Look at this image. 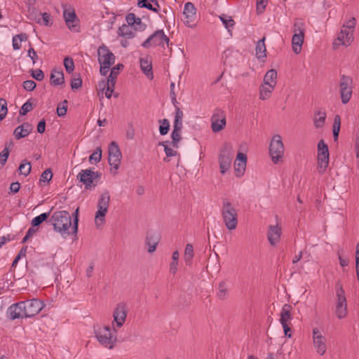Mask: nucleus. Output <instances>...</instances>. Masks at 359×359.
<instances>
[{
	"instance_id": "obj_34",
	"label": "nucleus",
	"mask_w": 359,
	"mask_h": 359,
	"mask_svg": "<svg viewBox=\"0 0 359 359\" xmlns=\"http://www.w3.org/2000/svg\"><path fill=\"white\" fill-rule=\"evenodd\" d=\"M50 212H43L41 215L35 217L31 222V224L33 227L39 226L41 225L43 222L46 221L49 217H50Z\"/></svg>"
},
{
	"instance_id": "obj_15",
	"label": "nucleus",
	"mask_w": 359,
	"mask_h": 359,
	"mask_svg": "<svg viewBox=\"0 0 359 359\" xmlns=\"http://www.w3.org/2000/svg\"><path fill=\"white\" fill-rule=\"evenodd\" d=\"M353 31L346 30L341 29L338 37L334 41L332 48L334 50L337 49L341 45L346 47L351 45L353 41Z\"/></svg>"
},
{
	"instance_id": "obj_37",
	"label": "nucleus",
	"mask_w": 359,
	"mask_h": 359,
	"mask_svg": "<svg viewBox=\"0 0 359 359\" xmlns=\"http://www.w3.org/2000/svg\"><path fill=\"white\" fill-rule=\"evenodd\" d=\"M219 19L222 22L226 29H228V32L231 33V29H233L235 25L234 20L231 17H229L225 14L220 15Z\"/></svg>"
},
{
	"instance_id": "obj_22",
	"label": "nucleus",
	"mask_w": 359,
	"mask_h": 359,
	"mask_svg": "<svg viewBox=\"0 0 359 359\" xmlns=\"http://www.w3.org/2000/svg\"><path fill=\"white\" fill-rule=\"evenodd\" d=\"M161 240L160 234L156 231H149L147 232L145 243L149 247L148 252H154Z\"/></svg>"
},
{
	"instance_id": "obj_58",
	"label": "nucleus",
	"mask_w": 359,
	"mask_h": 359,
	"mask_svg": "<svg viewBox=\"0 0 359 359\" xmlns=\"http://www.w3.org/2000/svg\"><path fill=\"white\" fill-rule=\"evenodd\" d=\"M13 135L17 140H20L27 136V135L24 133V129L21 127V126H18L14 130Z\"/></svg>"
},
{
	"instance_id": "obj_9",
	"label": "nucleus",
	"mask_w": 359,
	"mask_h": 359,
	"mask_svg": "<svg viewBox=\"0 0 359 359\" xmlns=\"http://www.w3.org/2000/svg\"><path fill=\"white\" fill-rule=\"evenodd\" d=\"M102 173L100 172H94L90 169H86L81 170L77 175V179L85 185L86 189H91L97 185V182L94 183V181L100 179Z\"/></svg>"
},
{
	"instance_id": "obj_35",
	"label": "nucleus",
	"mask_w": 359,
	"mask_h": 359,
	"mask_svg": "<svg viewBox=\"0 0 359 359\" xmlns=\"http://www.w3.org/2000/svg\"><path fill=\"white\" fill-rule=\"evenodd\" d=\"M228 295V289L225 281L222 280L219 282L218 285V292L217 293V297L221 300L226 299Z\"/></svg>"
},
{
	"instance_id": "obj_14",
	"label": "nucleus",
	"mask_w": 359,
	"mask_h": 359,
	"mask_svg": "<svg viewBox=\"0 0 359 359\" xmlns=\"http://www.w3.org/2000/svg\"><path fill=\"white\" fill-rule=\"evenodd\" d=\"M25 306V318H31L38 314L43 308V303L37 299H32L30 300L23 301Z\"/></svg>"
},
{
	"instance_id": "obj_64",
	"label": "nucleus",
	"mask_w": 359,
	"mask_h": 359,
	"mask_svg": "<svg viewBox=\"0 0 359 359\" xmlns=\"http://www.w3.org/2000/svg\"><path fill=\"white\" fill-rule=\"evenodd\" d=\"M236 161L241 163V165H246L247 156L246 154L239 152L236 156Z\"/></svg>"
},
{
	"instance_id": "obj_56",
	"label": "nucleus",
	"mask_w": 359,
	"mask_h": 359,
	"mask_svg": "<svg viewBox=\"0 0 359 359\" xmlns=\"http://www.w3.org/2000/svg\"><path fill=\"white\" fill-rule=\"evenodd\" d=\"M355 25H356V19L353 17L343 25L341 29H345L346 30H349V31H351V30L354 31Z\"/></svg>"
},
{
	"instance_id": "obj_27",
	"label": "nucleus",
	"mask_w": 359,
	"mask_h": 359,
	"mask_svg": "<svg viewBox=\"0 0 359 359\" xmlns=\"http://www.w3.org/2000/svg\"><path fill=\"white\" fill-rule=\"evenodd\" d=\"M50 82L53 86L62 85L65 83L62 70L53 69L50 74Z\"/></svg>"
},
{
	"instance_id": "obj_10",
	"label": "nucleus",
	"mask_w": 359,
	"mask_h": 359,
	"mask_svg": "<svg viewBox=\"0 0 359 359\" xmlns=\"http://www.w3.org/2000/svg\"><path fill=\"white\" fill-rule=\"evenodd\" d=\"M169 38L164 34L163 30L159 29L152 34L146 41H144L142 46L144 48H148L151 46H159L164 48L165 43L169 46Z\"/></svg>"
},
{
	"instance_id": "obj_12",
	"label": "nucleus",
	"mask_w": 359,
	"mask_h": 359,
	"mask_svg": "<svg viewBox=\"0 0 359 359\" xmlns=\"http://www.w3.org/2000/svg\"><path fill=\"white\" fill-rule=\"evenodd\" d=\"M109 157L108 162L109 164L115 170H118L122 158V154L121 150L118 147V145L115 142H111L109 145L108 149Z\"/></svg>"
},
{
	"instance_id": "obj_47",
	"label": "nucleus",
	"mask_w": 359,
	"mask_h": 359,
	"mask_svg": "<svg viewBox=\"0 0 359 359\" xmlns=\"http://www.w3.org/2000/svg\"><path fill=\"white\" fill-rule=\"evenodd\" d=\"M8 113L7 102L4 98H0V121H2Z\"/></svg>"
},
{
	"instance_id": "obj_43",
	"label": "nucleus",
	"mask_w": 359,
	"mask_h": 359,
	"mask_svg": "<svg viewBox=\"0 0 359 359\" xmlns=\"http://www.w3.org/2000/svg\"><path fill=\"white\" fill-rule=\"evenodd\" d=\"M123 68V65L122 64L116 65L115 67H114L111 69V72H110L109 76L107 77V79H109V81H116V78H117L118 75L119 74V72Z\"/></svg>"
},
{
	"instance_id": "obj_1",
	"label": "nucleus",
	"mask_w": 359,
	"mask_h": 359,
	"mask_svg": "<svg viewBox=\"0 0 359 359\" xmlns=\"http://www.w3.org/2000/svg\"><path fill=\"white\" fill-rule=\"evenodd\" d=\"M54 228V230L59 232L64 238L69 236L72 232L69 229L72 226V218L69 213L66 210L55 212L48 220Z\"/></svg>"
},
{
	"instance_id": "obj_32",
	"label": "nucleus",
	"mask_w": 359,
	"mask_h": 359,
	"mask_svg": "<svg viewBox=\"0 0 359 359\" xmlns=\"http://www.w3.org/2000/svg\"><path fill=\"white\" fill-rule=\"evenodd\" d=\"M277 76L278 74L276 69H269V71L266 72L264 76V84L274 83V86H276L277 82Z\"/></svg>"
},
{
	"instance_id": "obj_61",
	"label": "nucleus",
	"mask_w": 359,
	"mask_h": 359,
	"mask_svg": "<svg viewBox=\"0 0 359 359\" xmlns=\"http://www.w3.org/2000/svg\"><path fill=\"white\" fill-rule=\"evenodd\" d=\"M10 151L7 150V149H4L1 153H0V163L1 164V166H4L7 159L9 156Z\"/></svg>"
},
{
	"instance_id": "obj_17",
	"label": "nucleus",
	"mask_w": 359,
	"mask_h": 359,
	"mask_svg": "<svg viewBox=\"0 0 359 359\" xmlns=\"http://www.w3.org/2000/svg\"><path fill=\"white\" fill-rule=\"evenodd\" d=\"M313 334V343L315 348L316 349V352L320 355H323L327 350L326 346V339L325 337L322 335L318 328L314 327L312 330Z\"/></svg>"
},
{
	"instance_id": "obj_63",
	"label": "nucleus",
	"mask_w": 359,
	"mask_h": 359,
	"mask_svg": "<svg viewBox=\"0 0 359 359\" xmlns=\"http://www.w3.org/2000/svg\"><path fill=\"white\" fill-rule=\"evenodd\" d=\"M267 0H257V13H262L266 6Z\"/></svg>"
},
{
	"instance_id": "obj_39",
	"label": "nucleus",
	"mask_w": 359,
	"mask_h": 359,
	"mask_svg": "<svg viewBox=\"0 0 359 359\" xmlns=\"http://www.w3.org/2000/svg\"><path fill=\"white\" fill-rule=\"evenodd\" d=\"M36 22L45 26H50L52 25L50 15L48 13H39V20H36Z\"/></svg>"
},
{
	"instance_id": "obj_5",
	"label": "nucleus",
	"mask_w": 359,
	"mask_h": 359,
	"mask_svg": "<svg viewBox=\"0 0 359 359\" xmlns=\"http://www.w3.org/2000/svg\"><path fill=\"white\" fill-rule=\"evenodd\" d=\"M304 23L302 20L297 19L294 23V34L292 38L293 51L299 54L302 50V44L304 40Z\"/></svg>"
},
{
	"instance_id": "obj_2",
	"label": "nucleus",
	"mask_w": 359,
	"mask_h": 359,
	"mask_svg": "<svg viewBox=\"0 0 359 359\" xmlns=\"http://www.w3.org/2000/svg\"><path fill=\"white\" fill-rule=\"evenodd\" d=\"M221 215L226 229L232 231L236 229L238 225V212L233 205L228 199L222 201Z\"/></svg>"
},
{
	"instance_id": "obj_55",
	"label": "nucleus",
	"mask_w": 359,
	"mask_h": 359,
	"mask_svg": "<svg viewBox=\"0 0 359 359\" xmlns=\"http://www.w3.org/2000/svg\"><path fill=\"white\" fill-rule=\"evenodd\" d=\"M79 208H77L73 214L74 217V222H73V226H72V233L76 234L78 231V226H79Z\"/></svg>"
},
{
	"instance_id": "obj_62",
	"label": "nucleus",
	"mask_w": 359,
	"mask_h": 359,
	"mask_svg": "<svg viewBox=\"0 0 359 359\" xmlns=\"http://www.w3.org/2000/svg\"><path fill=\"white\" fill-rule=\"evenodd\" d=\"M126 22L128 23L127 25H129L130 27H132L133 25H135V20H136V16L134 13H128L126 17Z\"/></svg>"
},
{
	"instance_id": "obj_51",
	"label": "nucleus",
	"mask_w": 359,
	"mask_h": 359,
	"mask_svg": "<svg viewBox=\"0 0 359 359\" xmlns=\"http://www.w3.org/2000/svg\"><path fill=\"white\" fill-rule=\"evenodd\" d=\"M53 177V172L50 168H47L43 171L40 177V183L49 182Z\"/></svg>"
},
{
	"instance_id": "obj_36",
	"label": "nucleus",
	"mask_w": 359,
	"mask_h": 359,
	"mask_svg": "<svg viewBox=\"0 0 359 359\" xmlns=\"http://www.w3.org/2000/svg\"><path fill=\"white\" fill-rule=\"evenodd\" d=\"M340 127H341V117L339 115H335L334 118L333 129H332L333 138H334V141H337V140H338Z\"/></svg>"
},
{
	"instance_id": "obj_59",
	"label": "nucleus",
	"mask_w": 359,
	"mask_h": 359,
	"mask_svg": "<svg viewBox=\"0 0 359 359\" xmlns=\"http://www.w3.org/2000/svg\"><path fill=\"white\" fill-rule=\"evenodd\" d=\"M246 165H241V163L236 161L234 165L235 173L237 177H241L243 175Z\"/></svg>"
},
{
	"instance_id": "obj_54",
	"label": "nucleus",
	"mask_w": 359,
	"mask_h": 359,
	"mask_svg": "<svg viewBox=\"0 0 359 359\" xmlns=\"http://www.w3.org/2000/svg\"><path fill=\"white\" fill-rule=\"evenodd\" d=\"M82 83H83V81H82V79L80 77V76H79L77 78H76V77L72 78V79L71 80V84H70L72 90H78V89L81 88L82 86Z\"/></svg>"
},
{
	"instance_id": "obj_13",
	"label": "nucleus",
	"mask_w": 359,
	"mask_h": 359,
	"mask_svg": "<svg viewBox=\"0 0 359 359\" xmlns=\"http://www.w3.org/2000/svg\"><path fill=\"white\" fill-rule=\"evenodd\" d=\"M352 83V79L348 76L342 75L341 76L339 87L340 96L343 104L348 103L352 95V88L349 86Z\"/></svg>"
},
{
	"instance_id": "obj_6",
	"label": "nucleus",
	"mask_w": 359,
	"mask_h": 359,
	"mask_svg": "<svg viewBox=\"0 0 359 359\" xmlns=\"http://www.w3.org/2000/svg\"><path fill=\"white\" fill-rule=\"evenodd\" d=\"M336 296L335 313L338 318L341 319L347 315V303L345 292L343 289L342 284L339 281L336 284Z\"/></svg>"
},
{
	"instance_id": "obj_48",
	"label": "nucleus",
	"mask_w": 359,
	"mask_h": 359,
	"mask_svg": "<svg viewBox=\"0 0 359 359\" xmlns=\"http://www.w3.org/2000/svg\"><path fill=\"white\" fill-rule=\"evenodd\" d=\"M318 154L323 156L329 154V149L327 145L325 143L323 140L319 141L318 144Z\"/></svg>"
},
{
	"instance_id": "obj_18",
	"label": "nucleus",
	"mask_w": 359,
	"mask_h": 359,
	"mask_svg": "<svg viewBox=\"0 0 359 359\" xmlns=\"http://www.w3.org/2000/svg\"><path fill=\"white\" fill-rule=\"evenodd\" d=\"M63 18L67 26L70 30L74 32L79 31V20L74 8L65 9L63 11Z\"/></svg>"
},
{
	"instance_id": "obj_40",
	"label": "nucleus",
	"mask_w": 359,
	"mask_h": 359,
	"mask_svg": "<svg viewBox=\"0 0 359 359\" xmlns=\"http://www.w3.org/2000/svg\"><path fill=\"white\" fill-rule=\"evenodd\" d=\"M32 170L31 163L27 161L26 159L23 160L20 163L18 170L20 175L27 176Z\"/></svg>"
},
{
	"instance_id": "obj_31",
	"label": "nucleus",
	"mask_w": 359,
	"mask_h": 359,
	"mask_svg": "<svg viewBox=\"0 0 359 359\" xmlns=\"http://www.w3.org/2000/svg\"><path fill=\"white\" fill-rule=\"evenodd\" d=\"M326 118L325 111H317L314 113L313 123L316 128H323Z\"/></svg>"
},
{
	"instance_id": "obj_11",
	"label": "nucleus",
	"mask_w": 359,
	"mask_h": 359,
	"mask_svg": "<svg viewBox=\"0 0 359 359\" xmlns=\"http://www.w3.org/2000/svg\"><path fill=\"white\" fill-rule=\"evenodd\" d=\"M210 121L212 132H220L225 128L226 124L225 112L221 109H215L210 118Z\"/></svg>"
},
{
	"instance_id": "obj_53",
	"label": "nucleus",
	"mask_w": 359,
	"mask_h": 359,
	"mask_svg": "<svg viewBox=\"0 0 359 359\" xmlns=\"http://www.w3.org/2000/svg\"><path fill=\"white\" fill-rule=\"evenodd\" d=\"M33 109V104L30 102V100L27 101L21 107L20 109V114L21 116L26 115L28 112L31 111Z\"/></svg>"
},
{
	"instance_id": "obj_25",
	"label": "nucleus",
	"mask_w": 359,
	"mask_h": 359,
	"mask_svg": "<svg viewBox=\"0 0 359 359\" xmlns=\"http://www.w3.org/2000/svg\"><path fill=\"white\" fill-rule=\"evenodd\" d=\"M266 37L264 36L262 39L258 41L256 44L255 51L256 57L258 60H262L266 57V48L265 45Z\"/></svg>"
},
{
	"instance_id": "obj_3",
	"label": "nucleus",
	"mask_w": 359,
	"mask_h": 359,
	"mask_svg": "<svg viewBox=\"0 0 359 359\" xmlns=\"http://www.w3.org/2000/svg\"><path fill=\"white\" fill-rule=\"evenodd\" d=\"M109 202V193L108 191H105L100 195L97 205V210L95 216V224L97 228L105 222V216L108 212Z\"/></svg>"
},
{
	"instance_id": "obj_60",
	"label": "nucleus",
	"mask_w": 359,
	"mask_h": 359,
	"mask_svg": "<svg viewBox=\"0 0 359 359\" xmlns=\"http://www.w3.org/2000/svg\"><path fill=\"white\" fill-rule=\"evenodd\" d=\"M23 88L27 91H32L36 88V84L32 80H27L23 82Z\"/></svg>"
},
{
	"instance_id": "obj_50",
	"label": "nucleus",
	"mask_w": 359,
	"mask_h": 359,
	"mask_svg": "<svg viewBox=\"0 0 359 359\" xmlns=\"http://www.w3.org/2000/svg\"><path fill=\"white\" fill-rule=\"evenodd\" d=\"M181 131H175L172 130L171 134L172 137V142H170V145L172 147L177 148L178 147V143L181 140V135H180Z\"/></svg>"
},
{
	"instance_id": "obj_29",
	"label": "nucleus",
	"mask_w": 359,
	"mask_h": 359,
	"mask_svg": "<svg viewBox=\"0 0 359 359\" xmlns=\"http://www.w3.org/2000/svg\"><path fill=\"white\" fill-rule=\"evenodd\" d=\"M140 62V67L142 72L149 79H152L154 75L152 72L151 62L148 60L147 59L141 58Z\"/></svg>"
},
{
	"instance_id": "obj_49",
	"label": "nucleus",
	"mask_w": 359,
	"mask_h": 359,
	"mask_svg": "<svg viewBox=\"0 0 359 359\" xmlns=\"http://www.w3.org/2000/svg\"><path fill=\"white\" fill-rule=\"evenodd\" d=\"M67 100L60 102L57 107V114L58 116H64L67 114Z\"/></svg>"
},
{
	"instance_id": "obj_38",
	"label": "nucleus",
	"mask_w": 359,
	"mask_h": 359,
	"mask_svg": "<svg viewBox=\"0 0 359 359\" xmlns=\"http://www.w3.org/2000/svg\"><path fill=\"white\" fill-rule=\"evenodd\" d=\"M27 39V36L25 33H20L17 34L13 37V47L14 50H18L20 48L21 45L20 42L22 41H26Z\"/></svg>"
},
{
	"instance_id": "obj_24",
	"label": "nucleus",
	"mask_w": 359,
	"mask_h": 359,
	"mask_svg": "<svg viewBox=\"0 0 359 359\" xmlns=\"http://www.w3.org/2000/svg\"><path fill=\"white\" fill-rule=\"evenodd\" d=\"M292 306L287 304L283 305L281 312H280V322L281 325H284V323L289 324L290 321L292 319L291 311Z\"/></svg>"
},
{
	"instance_id": "obj_20",
	"label": "nucleus",
	"mask_w": 359,
	"mask_h": 359,
	"mask_svg": "<svg viewBox=\"0 0 359 359\" xmlns=\"http://www.w3.org/2000/svg\"><path fill=\"white\" fill-rule=\"evenodd\" d=\"M128 309L126 303L121 302L116 305L113 313L114 321L116 323L117 327L123 326L126 321Z\"/></svg>"
},
{
	"instance_id": "obj_42",
	"label": "nucleus",
	"mask_w": 359,
	"mask_h": 359,
	"mask_svg": "<svg viewBox=\"0 0 359 359\" xmlns=\"http://www.w3.org/2000/svg\"><path fill=\"white\" fill-rule=\"evenodd\" d=\"M180 254L177 250L173 252L172 255V262L170 264V271L172 274H175L177 271V265Z\"/></svg>"
},
{
	"instance_id": "obj_23",
	"label": "nucleus",
	"mask_w": 359,
	"mask_h": 359,
	"mask_svg": "<svg viewBox=\"0 0 359 359\" xmlns=\"http://www.w3.org/2000/svg\"><path fill=\"white\" fill-rule=\"evenodd\" d=\"M281 229L278 225L270 226L268 231V240L271 245H275L280 241Z\"/></svg>"
},
{
	"instance_id": "obj_45",
	"label": "nucleus",
	"mask_w": 359,
	"mask_h": 359,
	"mask_svg": "<svg viewBox=\"0 0 359 359\" xmlns=\"http://www.w3.org/2000/svg\"><path fill=\"white\" fill-rule=\"evenodd\" d=\"M102 158V149L100 147H97L95 151L90 156L89 161L90 163H99Z\"/></svg>"
},
{
	"instance_id": "obj_8",
	"label": "nucleus",
	"mask_w": 359,
	"mask_h": 359,
	"mask_svg": "<svg viewBox=\"0 0 359 359\" xmlns=\"http://www.w3.org/2000/svg\"><path fill=\"white\" fill-rule=\"evenodd\" d=\"M233 157L232 146L225 143L220 151L219 156V169L221 173H225L231 167Z\"/></svg>"
},
{
	"instance_id": "obj_16",
	"label": "nucleus",
	"mask_w": 359,
	"mask_h": 359,
	"mask_svg": "<svg viewBox=\"0 0 359 359\" xmlns=\"http://www.w3.org/2000/svg\"><path fill=\"white\" fill-rule=\"evenodd\" d=\"M194 5L191 2H187L184 5L183 15H184V24L191 28L196 25V12Z\"/></svg>"
},
{
	"instance_id": "obj_28",
	"label": "nucleus",
	"mask_w": 359,
	"mask_h": 359,
	"mask_svg": "<svg viewBox=\"0 0 359 359\" xmlns=\"http://www.w3.org/2000/svg\"><path fill=\"white\" fill-rule=\"evenodd\" d=\"M329 164V154L318 155V172L320 175L324 174Z\"/></svg>"
},
{
	"instance_id": "obj_26",
	"label": "nucleus",
	"mask_w": 359,
	"mask_h": 359,
	"mask_svg": "<svg viewBox=\"0 0 359 359\" xmlns=\"http://www.w3.org/2000/svg\"><path fill=\"white\" fill-rule=\"evenodd\" d=\"M274 83L262 84L259 87V99L266 100L271 97V93L274 90Z\"/></svg>"
},
{
	"instance_id": "obj_57",
	"label": "nucleus",
	"mask_w": 359,
	"mask_h": 359,
	"mask_svg": "<svg viewBox=\"0 0 359 359\" xmlns=\"http://www.w3.org/2000/svg\"><path fill=\"white\" fill-rule=\"evenodd\" d=\"M31 75L34 79H35L36 80H37L39 81H42L44 78V74H43V71L40 69H38L36 70L32 69Z\"/></svg>"
},
{
	"instance_id": "obj_7",
	"label": "nucleus",
	"mask_w": 359,
	"mask_h": 359,
	"mask_svg": "<svg viewBox=\"0 0 359 359\" xmlns=\"http://www.w3.org/2000/svg\"><path fill=\"white\" fill-rule=\"evenodd\" d=\"M284 154V145L282 137L276 134L273 136L269 144V154L273 163L278 164Z\"/></svg>"
},
{
	"instance_id": "obj_4",
	"label": "nucleus",
	"mask_w": 359,
	"mask_h": 359,
	"mask_svg": "<svg viewBox=\"0 0 359 359\" xmlns=\"http://www.w3.org/2000/svg\"><path fill=\"white\" fill-rule=\"evenodd\" d=\"M94 332L100 344L109 349L114 348L116 342V336L112 334L109 326H99Z\"/></svg>"
},
{
	"instance_id": "obj_41",
	"label": "nucleus",
	"mask_w": 359,
	"mask_h": 359,
	"mask_svg": "<svg viewBox=\"0 0 359 359\" xmlns=\"http://www.w3.org/2000/svg\"><path fill=\"white\" fill-rule=\"evenodd\" d=\"M167 143H168V142H160L158 143L159 145L163 146L164 147V151L166 154V157L164 158V159H163V161L165 162L170 161V160L168 158V157L175 156L177 154V152L176 151L172 149L171 148H170L168 146Z\"/></svg>"
},
{
	"instance_id": "obj_52",
	"label": "nucleus",
	"mask_w": 359,
	"mask_h": 359,
	"mask_svg": "<svg viewBox=\"0 0 359 359\" xmlns=\"http://www.w3.org/2000/svg\"><path fill=\"white\" fill-rule=\"evenodd\" d=\"M137 6L140 8H145L154 12H158L156 8L154 7L149 0H138Z\"/></svg>"
},
{
	"instance_id": "obj_44",
	"label": "nucleus",
	"mask_w": 359,
	"mask_h": 359,
	"mask_svg": "<svg viewBox=\"0 0 359 359\" xmlns=\"http://www.w3.org/2000/svg\"><path fill=\"white\" fill-rule=\"evenodd\" d=\"M64 66L67 73H72L75 67L73 59L70 57H65L64 59Z\"/></svg>"
},
{
	"instance_id": "obj_19",
	"label": "nucleus",
	"mask_w": 359,
	"mask_h": 359,
	"mask_svg": "<svg viewBox=\"0 0 359 359\" xmlns=\"http://www.w3.org/2000/svg\"><path fill=\"white\" fill-rule=\"evenodd\" d=\"M98 62L100 64L107 65L111 66L115 62V55L105 46L102 45L97 50Z\"/></svg>"
},
{
	"instance_id": "obj_33",
	"label": "nucleus",
	"mask_w": 359,
	"mask_h": 359,
	"mask_svg": "<svg viewBox=\"0 0 359 359\" xmlns=\"http://www.w3.org/2000/svg\"><path fill=\"white\" fill-rule=\"evenodd\" d=\"M194 248L190 243L187 244L184 250V260L187 265L190 266L191 264V259L194 257Z\"/></svg>"
},
{
	"instance_id": "obj_30",
	"label": "nucleus",
	"mask_w": 359,
	"mask_h": 359,
	"mask_svg": "<svg viewBox=\"0 0 359 359\" xmlns=\"http://www.w3.org/2000/svg\"><path fill=\"white\" fill-rule=\"evenodd\" d=\"M117 34L119 36L128 39L133 38L135 32L133 30V28L130 26L124 24L118 28Z\"/></svg>"
},
{
	"instance_id": "obj_21",
	"label": "nucleus",
	"mask_w": 359,
	"mask_h": 359,
	"mask_svg": "<svg viewBox=\"0 0 359 359\" xmlns=\"http://www.w3.org/2000/svg\"><path fill=\"white\" fill-rule=\"evenodd\" d=\"M25 306L23 302L13 304L7 311V316L11 320H15L20 318H25Z\"/></svg>"
},
{
	"instance_id": "obj_46",
	"label": "nucleus",
	"mask_w": 359,
	"mask_h": 359,
	"mask_svg": "<svg viewBox=\"0 0 359 359\" xmlns=\"http://www.w3.org/2000/svg\"><path fill=\"white\" fill-rule=\"evenodd\" d=\"M161 125L159 126V132L161 135H165L168 133L170 129V123L168 119L164 118L159 121Z\"/></svg>"
}]
</instances>
